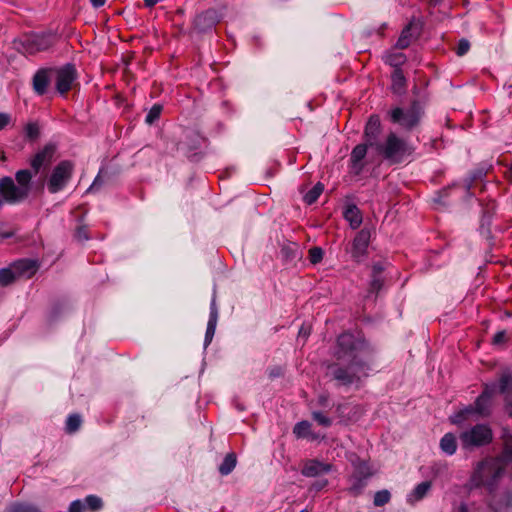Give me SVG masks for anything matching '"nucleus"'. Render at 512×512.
<instances>
[{
  "label": "nucleus",
  "instance_id": "b1692460",
  "mask_svg": "<svg viewBox=\"0 0 512 512\" xmlns=\"http://www.w3.org/2000/svg\"><path fill=\"white\" fill-rule=\"evenodd\" d=\"M439 446L444 454L452 456L457 450V437L453 433H446L441 438Z\"/></svg>",
  "mask_w": 512,
  "mask_h": 512
},
{
  "label": "nucleus",
  "instance_id": "de8ad7c7",
  "mask_svg": "<svg viewBox=\"0 0 512 512\" xmlns=\"http://www.w3.org/2000/svg\"><path fill=\"white\" fill-rule=\"evenodd\" d=\"M101 185H102V181H101V179H100V176L98 175V176L94 179V181H93V183L90 185V187L87 189V192H92V191H94V190L98 189V187H100Z\"/></svg>",
  "mask_w": 512,
  "mask_h": 512
},
{
  "label": "nucleus",
  "instance_id": "7c9ffc66",
  "mask_svg": "<svg viewBox=\"0 0 512 512\" xmlns=\"http://www.w3.org/2000/svg\"><path fill=\"white\" fill-rule=\"evenodd\" d=\"M236 466V457L234 454H227L219 465V472L221 475L230 474Z\"/></svg>",
  "mask_w": 512,
  "mask_h": 512
},
{
  "label": "nucleus",
  "instance_id": "0eeeda50",
  "mask_svg": "<svg viewBox=\"0 0 512 512\" xmlns=\"http://www.w3.org/2000/svg\"><path fill=\"white\" fill-rule=\"evenodd\" d=\"M73 164L64 160L60 162L52 171L48 180L47 187L49 192L57 193L61 191L72 176Z\"/></svg>",
  "mask_w": 512,
  "mask_h": 512
},
{
  "label": "nucleus",
  "instance_id": "72a5a7b5",
  "mask_svg": "<svg viewBox=\"0 0 512 512\" xmlns=\"http://www.w3.org/2000/svg\"><path fill=\"white\" fill-rule=\"evenodd\" d=\"M324 190V186L321 183H317L312 189H310L305 195H304V201L311 205L314 202L317 201L319 196L322 194Z\"/></svg>",
  "mask_w": 512,
  "mask_h": 512
},
{
  "label": "nucleus",
  "instance_id": "20e7f679",
  "mask_svg": "<svg viewBox=\"0 0 512 512\" xmlns=\"http://www.w3.org/2000/svg\"><path fill=\"white\" fill-rule=\"evenodd\" d=\"M374 149L392 164L404 161L413 153L411 145L394 132H390Z\"/></svg>",
  "mask_w": 512,
  "mask_h": 512
},
{
  "label": "nucleus",
  "instance_id": "f03ea898",
  "mask_svg": "<svg viewBox=\"0 0 512 512\" xmlns=\"http://www.w3.org/2000/svg\"><path fill=\"white\" fill-rule=\"evenodd\" d=\"M510 475H512V435L505 439V448L501 456L487 458L477 463L466 488L472 492L483 487L492 493L498 482Z\"/></svg>",
  "mask_w": 512,
  "mask_h": 512
},
{
  "label": "nucleus",
  "instance_id": "423d86ee",
  "mask_svg": "<svg viewBox=\"0 0 512 512\" xmlns=\"http://www.w3.org/2000/svg\"><path fill=\"white\" fill-rule=\"evenodd\" d=\"M421 115V108L417 103H413L408 108L395 107L389 112L391 121L406 130H411L417 126Z\"/></svg>",
  "mask_w": 512,
  "mask_h": 512
},
{
  "label": "nucleus",
  "instance_id": "ea45409f",
  "mask_svg": "<svg viewBox=\"0 0 512 512\" xmlns=\"http://www.w3.org/2000/svg\"><path fill=\"white\" fill-rule=\"evenodd\" d=\"M324 251L320 247H313L309 250V260L312 264H317L323 259Z\"/></svg>",
  "mask_w": 512,
  "mask_h": 512
},
{
  "label": "nucleus",
  "instance_id": "cd10ccee",
  "mask_svg": "<svg viewBox=\"0 0 512 512\" xmlns=\"http://www.w3.org/2000/svg\"><path fill=\"white\" fill-rule=\"evenodd\" d=\"M490 507L495 512H501L512 507V492L504 493L501 499L497 501L494 500Z\"/></svg>",
  "mask_w": 512,
  "mask_h": 512
},
{
  "label": "nucleus",
  "instance_id": "37998d69",
  "mask_svg": "<svg viewBox=\"0 0 512 512\" xmlns=\"http://www.w3.org/2000/svg\"><path fill=\"white\" fill-rule=\"evenodd\" d=\"M26 137L33 140L39 136V127L36 123H28L25 126Z\"/></svg>",
  "mask_w": 512,
  "mask_h": 512
},
{
  "label": "nucleus",
  "instance_id": "09e8293b",
  "mask_svg": "<svg viewBox=\"0 0 512 512\" xmlns=\"http://www.w3.org/2000/svg\"><path fill=\"white\" fill-rule=\"evenodd\" d=\"M10 121V117L8 114L0 113V130L3 129L6 125H8Z\"/></svg>",
  "mask_w": 512,
  "mask_h": 512
},
{
  "label": "nucleus",
  "instance_id": "a878e982",
  "mask_svg": "<svg viewBox=\"0 0 512 512\" xmlns=\"http://www.w3.org/2000/svg\"><path fill=\"white\" fill-rule=\"evenodd\" d=\"M6 512H42L41 509L28 502H15L6 508Z\"/></svg>",
  "mask_w": 512,
  "mask_h": 512
},
{
  "label": "nucleus",
  "instance_id": "39448f33",
  "mask_svg": "<svg viewBox=\"0 0 512 512\" xmlns=\"http://www.w3.org/2000/svg\"><path fill=\"white\" fill-rule=\"evenodd\" d=\"M492 438V430L486 424H476L459 435L462 448L466 450L487 445L492 441Z\"/></svg>",
  "mask_w": 512,
  "mask_h": 512
},
{
  "label": "nucleus",
  "instance_id": "9b49d317",
  "mask_svg": "<svg viewBox=\"0 0 512 512\" xmlns=\"http://www.w3.org/2000/svg\"><path fill=\"white\" fill-rule=\"evenodd\" d=\"M370 237H371L370 231L365 228L360 230L356 234L355 238L353 239L351 249L349 251L351 254V257L355 261L360 262L364 259L365 255L367 253L368 245L370 242Z\"/></svg>",
  "mask_w": 512,
  "mask_h": 512
},
{
  "label": "nucleus",
  "instance_id": "aec40b11",
  "mask_svg": "<svg viewBox=\"0 0 512 512\" xmlns=\"http://www.w3.org/2000/svg\"><path fill=\"white\" fill-rule=\"evenodd\" d=\"M216 14L213 10L205 11L199 14L194 21L195 27L199 31H205L216 24Z\"/></svg>",
  "mask_w": 512,
  "mask_h": 512
},
{
  "label": "nucleus",
  "instance_id": "ddd939ff",
  "mask_svg": "<svg viewBox=\"0 0 512 512\" xmlns=\"http://www.w3.org/2000/svg\"><path fill=\"white\" fill-rule=\"evenodd\" d=\"M217 322H218V308L216 305V296L214 293L213 297L211 299V303H210L209 320L207 323L205 339H204V348L205 349L208 347V345L211 343V341L214 337Z\"/></svg>",
  "mask_w": 512,
  "mask_h": 512
},
{
  "label": "nucleus",
  "instance_id": "a19ab883",
  "mask_svg": "<svg viewBox=\"0 0 512 512\" xmlns=\"http://www.w3.org/2000/svg\"><path fill=\"white\" fill-rule=\"evenodd\" d=\"M453 512H478V507L474 503L460 502L454 506Z\"/></svg>",
  "mask_w": 512,
  "mask_h": 512
},
{
  "label": "nucleus",
  "instance_id": "4d7b16f0",
  "mask_svg": "<svg viewBox=\"0 0 512 512\" xmlns=\"http://www.w3.org/2000/svg\"><path fill=\"white\" fill-rule=\"evenodd\" d=\"M279 375H280V371H279V370H278V371H274V370H272V371L270 372V376H271V377H277V376H279Z\"/></svg>",
  "mask_w": 512,
  "mask_h": 512
},
{
  "label": "nucleus",
  "instance_id": "a18cd8bd",
  "mask_svg": "<svg viewBox=\"0 0 512 512\" xmlns=\"http://www.w3.org/2000/svg\"><path fill=\"white\" fill-rule=\"evenodd\" d=\"M383 285L382 279H380L378 276L373 275V280L371 282V289L373 291H379Z\"/></svg>",
  "mask_w": 512,
  "mask_h": 512
},
{
  "label": "nucleus",
  "instance_id": "6e6d98bb",
  "mask_svg": "<svg viewBox=\"0 0 512 512\" xmlns=\"http://www.w3.org/2000/svg\"><path fill=\"white\" fill-rule=\"evenodd\" d=\"M158 2L159 0H144L145 6L147 7H153Z\"/></svg>",
  "mask_w": 512,
  "mask_h": 512
},
{
  "label": "nucleus",
  "instance_id": "6ab92c4d",
  "mask_svg": "<svg viewBox=\"0 0 512 512\" xmlns=\"http://www.w3.org/2000/svg\"><path fill=\"white\" fill-rule=\"evenodd\" d=\"M293 434L298 439L318 440L322 438L319 434L312 431V425L308 421H300L295 424Z\"/></svg>",
  "mask_w": 512,
  "mask_h": 512
},
{
  "label": "nucleus",
  "instance_id": "c756f323",
  "mask_svg": "<svg viewBox=\"0 0 512 512\" xmlns=\"http://www.w3.org/2000/svg\"><path fill=\"white\" fill-rule=\"evenodd\" d=\"M367 479L364 477H360L359 475H352L350 477V487L349 490L354 495H358L362 492L364 487L367 485Z\"/></svg>",
  "mask_w": 512,
  "mask_h": 512
},
{
  "label": "nucleus",
  "instance_id": "bb28decb",
  "mask_svg": "<svg viewBox=\"0 0 512 512\" xmlns=\"http://www.w3.org/2000/svg\"><path fill=\"white\" fill-rule=\"evenodd\" d=\"M406 79L401 69H395L392 74V90L394 93L401 94L405 88Z\"/></svg>",
  "mask_w": 512,
  "mask_h": 512
},
{
  "label": "nucleus",
  "instance_id": "473e14b6",
  "mask_svg": "<svg viewBox=\"0 0 512 512\" xmlns=\"http://www.w3.org/2000/svg\"><path fill=\"white\" fill-rule=\"evenodd\" d=\"M32 178V174L29 170H20L16 173V180L19 187L26 188V195H28L30 191V181Z\"/></svg>",
  "mask_w": 512,
  "mask_h": 512
},
{
  "label": "nucleus",
  "instance_id": "5701e85b",
  "mask_svg": "<svg viewBox=\"0 0 512 512\" xmlns=\"http://www.w3.org/2000/svg\"><path fill=\"white\" fill-rule=\"evenodd\" d=\"M54 153V147L52 145L45 146L41 151H39L31 161V166L36 170V172L41 168L44 163L48 162Z\"/></svg>",
  "mask_w": 512,
  "mask_h": 512
},
{
  "label": "nucleus",
  "instance_id": "a211bd4d",
  "mask_svg": "<svg viewBox=\"0 0 512 512\" xmlns=\"http://www.w3.org/2000/svg\"><path fill=\"white\" fill-rule=\"evenodd\" d=\"M418 35V27L413 22H410L401 32L397 42L396 48L405 49L407 48L413 39Z\"/></svg>",
  "mask_w": 512,
  "mask_h": 512
},
{
  "label": "nucleus",
  "instance_id": "393cba45",
  "mask_svg": "<svg viewBox=\"0 0 512 512\" xmlns=\"http://www.w3.org/2000/svg\"><path fill=\"white\" fill-rule=\"evenodd\" d=\"M383 60L386 64L394 67L395 69H400V66H402L406 61V56L402 52L391 50L384 54Z\"/></svg>",
  "mask_w": 512,
  "mask_h": 512
},
{
  "label": "nucleus",
  "instance_id": "dca6fc26",
  "mask_svg": "<svg viewBox=\"0 0 512 512\" xmlns=\"http://www.w3.org/2000/svg\"><path fill=\"white\" fill-rule=\"evenodd\" d=\"M17 277L30 278L38 269L37 263L30 259H21L11 264Z\"/></svg>",
  "mask_w": 512,
  "mask_h": 512
},
{
  "label": "nucleus",
  "instance_id": "f3484780",
  "mask_svg": "<svg viewBox=\"0 0 512 512\" xmlns=\"http://www.w3.org/2000/svg\"><path fill=\"white\" fill-rule=\"evenodd\" d=\"M367 143L366 144H359L355 146L351 152L350 156V163H351V170L355 174H359L364 167L363 159L365 158L367 154Z\"/></svg>",
  "mask_w": 512,
  "mask_h": 512
},
{
  "label": "nucleus",
  "instance_id": "c9c22d12",
  "mask_svg": "<svg viewBox=\"0 0 512 512\" xmlns=\"http://www.w3.org/2000/svg\"><path fill=\"white\" fill-rule=\"evenodd\" d=\"M391 499V494L388 490L384 489V490H380V491H377L374 495V500H373V503L375 506H383L385 504H387Z\"/></svg>",
  "mask_w": 512,
  "mask_h": 512
},
{
  "label": "nucleus",
  "instance_id": "2f4dec72",
  "mask_svg": "<svg viewBox=\"0 0 512 512\" xmlns=\"http://www.w3.org/2000/svg\"><path fill=\"white\" fill-rule=\"evenodd\" d=\"M82 423L81 416L79 414H71L67 417L65 423V430L67 433L72 434L76 432Z\"/></svg>",
  "mask_w": 512,
  "mask_h": 512
},
{
  "label": "nucleus",
  "instance_id": "603ef678",
  "mask_svg": "<svg viewBox=\"0 0 512 512\" xmlns=\"http://www.w3.org/2000/svg\"><path fill=\"white\" fill-rule=\"evenodd\" d=\"M76 237L79 240H87L88 236L86 235L85 231L83 229H79L76 233Z\"/></svg>",
  "mask_w": 512,
  "mask_h": 512
},
{
  "label": "nucleus",
  "instance_id": "9d476101",
  "mask_svg": "<svg viewBox=\"0 0 512 512\" xmlns=\"http://www.w3.org/2000/svg\"><path fill=\"white\" fill-rule=\"evenodd\" d=\"M56 73V89L60 94L67 93L76 79V69L71 64H66L55 70Z\"/></svg>",
  "mask_w": 512,
  "mask_h": 512
},
{
  "label": "nucleus",
  "instance_id": "f8f14e48",
  "mask_svg": "<svg viewBox=\"0 0 512 512\" xmlns=\"http://www.w3.org/2000/svg\"><path fill=\"white\" fill-rule=\"evenodd\" d=\"M365 139L369 147L375 148L379 143L378 137L381 133V122L378 116L372 115L365 126Z\"/></svg>",
  "mask_w": 512,
  "mask_h": 512
},
{
  "label": "nucleus",
  "instance_id": "c03bdc74",
  "mask_svg": "<svg viewBox=\"0 0 512 512\" xmlns=\"http://www.w3.org/2000/svg\"><path fill=\"white\" fill-rule=\"evenodd\" d=\"M469 48H470L469 41L466 39H461L457 45L456 54L458 56H463L468 52Z\"/></svg>",
  "mask_w": 512,
  "mask_h": 512
},
{
  "label": "nucleus",
  "instance_id": "1a4fd4ad",
  "mask_svg": "<svg viewBox=\"0 0 512 512\" xmlns=\"http://www.w3.org/2000/svg\"><path fill=\"white\" fill-rule=\"evenodd\" d=\"M54 42V37L49 33H33L25 37L23 44L27 53L47 50Z\"/></svg>",
  "mask_w": 512,
  "mask_h": 512
},
{
  "label": "nucleus",
  "instance_id": "79ce46f5",
  "mask_svg": "<svg viewBox=\"0 0 512 512\" xmlns=\"http://www.w3.org/2000/svg\"><path fill=\"white\" fill-rule=\"evenodd\" d=\"M69 512H87L84 499H77L70 503Z\"/></svg>",
  "mask_w": 512,
  "mask_h": 512
},
{
  "label": "nucleus",
  "instance_id": "49530a36",
  "mask_svg": "<svg viewBox=\"0 0 512 512\" xmlns=\"http://www.w3.org/2000/svg\"><path fill=\"white\" fill-rule=\"evenodd\" d=\"M506 339V333L505 331H499L495 334L493 338L494 344H502Z\"/></svg>",
  "mask_w": 512,
  "mask_h": 512
},
{
  "label": "nucleus",
  "instance_id": "c85d7f7f",
  "mask_svg": "<svg viewBox=\"0 0 512 512\" xmlns=\"http://www.w3.org/2000/svg\"><path fill=\"white\" fill-rule=\"evenodd\" d=\"M17 275L10 265L9 267L0 269V286H8L17 279Z\"/></svg>",
  "mask_w": 512,
  "mask_h": 512
},
{
  "label": "nucleus",
  "instance_id": "864d4df0",
  "mask_svg": "<svg viewBox=\"0 0 512 512\" xmlns=\"http://www.w3.org/2000/svg\"><path fill=\"white\" fill-rule=\"evenodd\" d=\"M308 335H309V330L307 328H305L304 326H302L299 330V337L303 336L304 338H306Z\"/></svg>",
  "mask_w": 512,
  "mask_h": 512
},
{
  "label": "nucleus",
  "instance_id": "f257e3e1",
  "mask_svg": "<svg viewBox=\"0 0 512 512\" xmlns=\"http://www.w3.org/2000/svg\"><path fill=\"white\" fill-rule=\"evenodd\" d=\"M372 354V348L364 339L343 333L337 339L334 356L347 366L333 364L328 367V372L341 385L358 383L368 376Z\"/></svg>",
  "mask_w": 512,
  "mask_h": 512
},
{
  "label": "nucleus",
  "instance_id": "4468645a",
  "mask_svg": "<svg viewBox=\"0 0 512 512\" xmlns=\"http://www.w3.org/2000/svg\"><path fill=\"white\" fill-rule=\"evenodd\" d=\"M332 470V465L318 460H309L305 462L302 468V475L306 477H316L321 474H327Z\"/></svg>",
  "mask_w": 512,
  "mask_h": 512
},
{
  "label": "nucleus",
  "instance_id": "7ed1b4c3",
  "mask_svg": "<svg viewBox=\"0 0 512 512\" xmlns=\"http://www.w3.org/2000/svg\"><path fill=\"white\" fill-rule=\"evenodd\" d=\"M512 390V375L509 371L503 372L499 379V384L495 382L487 383L482 393L477 397L474 405H468L450 416L452 424H462L469 415L478 414L481 416L489 415L492 406L493 397L497 392L505 395L507 405L510 407L512 415V398L510 391Z\"/></svg>",
  "mask_w": 512,
  "mask_h": 512
},
{
  "label": "nucleus",
  "instance_id": "e433bc0d",
  "mask_svg": "<svg viewBox=\"0 0 512 512\" xmlns=\"http://www.w3.org/2000/svg\"><path fill=\"white\" fill-rule=\"evenodd\" d=\"M353 474L359 475L360 477H364L368 480L372 476L373 471L366 462H360L355 466V471Z\"/></svg>",
  "mask_w": 512,
  "mask_h": 512
},
{
  "label": "nucleus",
  "instance_id": "8fccbe9b",
  "mask_svg": "<svg viewBox=\"0 0 512 512\" xmlns=\"http://www.w3.org/2000/svg\"><path fill=\"white\" fill-rule=\"evenodd\" d=\"M328 484V481L327 480H319V481H316L313 485H312V488L316 491H319L321 489H323L326 485Z\"/></svg>",
  "mask_w": 512,
  "mask_h": 512
},
{
  "label": "nucleus",
  "instance_id": "f704fd0d",
  "mask_svg": "<svg viewBox=\"0 0 512 512\" xmlns=\"http://www.w3.org/2000/svg\"><path fill=\"white\" fill-rule=\"evenodd\" d=\"M84 501L88 511H97L102 508V500L96 495H88Z\"/></svg>",
  "mask_w": 512,
  "mask_h": 512
},
{
  "label": "nucleus",
  "instance_id": "4be33fe9",
  "mask_svg": "<svg viewBox=\"0 0 512 512\" xmlns=\"http://www.w3.org/2000/svg\"><path fill=\"white\" fill-rule=\"evenodd\" d=\"M49 80L48 70H39L33 77V88L35 92L39 95H43L47 90Z\"/></svg>",
  "mask_w": 512,
  "mask_h": 512
},
{
  "label": "nucleus",
  "instance_id": "6e6552de",
  "mask_svg": "<svg viewBox=\"0 0 512 512\" xmlns=\"http://www.w3.org/2000/svg\"><path fill=\"white\" fill-rule=\"evenodd\" d=\"M0 195L8 203H18L27 197L26 188L16 185L11 177L0 179Z\"/></svg>",
  "mask_w": 512,
  "mask_h": 512
},
{
  "label": "nucleus",
  "instance_id": "13d9d810",
  "mask_svg": "<svg viewBox=\"0 0 512 512\" xmlns=\"http://www.w3.org/2000/svg\"><path fill=\"white\" fill-rule=\"evenodd\" d=\"M300 512H307L306 510H301Z\"/></svg>",
  "mask_w": 512,
  "mask_h": 512
},
{
  "label": "nucleus",
  "instance_id": "3c124183",
  "mask_svg": "<svg viewBox=\"0 0 512 512\" xmlns=\"http://www.w3.org/2000/svg\"><path fill=\"white\" fill-rule=\"evenodd\" d=\"M90 2L94 8H100L106 3V0H90Z\"/></svg>",
  "mask_w": 512,
  "mask_h": 512
},
{
  "label": "nucleus",
  "instance_id": "4c0bfd02",
  "mask_svg": "<svg viewBox=\"0 0 512 512\" xmlns=\"http://www.w3.org/2000/svg\"><path fill=\"white\" fill-rule=\"evenodd\" d=\"M161 111H162L161 105H159V104L153 105L152 108L149 110V112L146 115V122L148 124H152L153 122H155L159 118Z\"/></svg>",
  "mask_w": 512,
  "mask_h": 512
},
{
  "label": "nucleus",
  "instance_id": "5fc2aeb1",
  "mask_svg": "<svg viewBox=\"0 0 512 512\" xmlns=\"http://www.w3.org/2000/svg\"><path fill=\"white\" fill-rule=\"evenodd\" d=\"M382 270H383V268H382V266L380 264H375L373 266V273L376 276H378V274H380Z\"/></svg>",
  "mask_w": 512,
  "mask_h": 512
},
{
  "label": "nucleus",
  "instance_id": "2eb2a0df",
  "mask_svg": "<svg viewBox=\"0 0 512 512\" xmlns=\"http://www.w3.org/2000/svg\"><path fill=\"white\" fill-rule=\"evenodd\" d=\"M432 488L431 481H423L417 484L413 490L406 495V502L410 505H415L419 501L423 500Z\"/></svg>",
  "mask_w": 512,
  "mask_h": 512
},
{
  "label": "nucleus",
  "instance_id": "58836bf2",
  "mask_svg": "<svg viewBox=\"0 0 512 512\" xmlns=\"http://www.w3.org/2000/svg\"><path fill=\"white\" fill-rule=\"evenodd\" d=\"M312 418L321 426L329 427L332 424V420L320 411H314Z\"/></svg>",
  "mask_w": 512,
  "mask_h": 512
},
{
  "label": "nucleus",
  "instance_id": "412c9836",
  "mask_svg": "<svg viewBox=\"0 0 512 512\" xmlns=\"http://www.w3.org/2000/svg\"><path fill=\"white\" fill-rule=\"evenodd\" d=\"M343 215L352 229H357L362 223V214L359 208L353 204L345 208Z\"/></svg>",
  "mask_w": 512,
  "mask_h": 512
}]
</instances>
